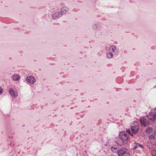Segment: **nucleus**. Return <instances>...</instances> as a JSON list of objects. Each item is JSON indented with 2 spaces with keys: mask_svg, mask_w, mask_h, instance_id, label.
I'll list each match as a JSON object with an SVG mask.
<instances>
[{
  "mask_svg": "<svg viewBox=\"0 0 156 156\" xmlns=\"http://www.w3.org/2000/svg\"><path fill=\"white\" fill-rule=\"evenodd\" d=\"M119 156H129L130 154L128 150L126 148H123L118 152Z\"/></svg>",
  "mask_w": 156,
  "mask_h": 156,
  "instance_id": "3",
  "label": "nucleus"
},
{
  "mask_svg": "<svg viewBox=\"0 0 156 156\" xmlns=\"http://www.w3.org/2000/svg\"><path fill=\"white\" fill-rule=\"evenodd\" d=\"M12 79L13 81H18L20 80V76L17 74H15L12 76Z\"/></svg>",
  "mask_w": 156,
  "mask_h": 156,
  "instance_id": "10",
  "label": "nucleus"
},
{
  "mask_svg": "<svg viewBox=\"0 0 156 156\" xmlns=\"http://www.w3.org/2000/svg\"><path fill=\"white\" fill-rule=\"evenodd\" d=\"M134 147L133 149V150L135 149L136 148H137L138 147H140L141 148H144V147L142 146V145L141 144L136 143H134Z\"/></svg>",
  "mask_w": 156,
  "mask_h": 156,
  "instance_id": "13",
  "label": "nucleus"
},
{
  "mask_svg": "<svg viewBox=\"0 0 156 156\" xmlns=\"http://www.w3.org/2000/svg\"><path fill=\"white\" fill-rule=\"evenodd\" d=\"M92 28L95 30H97L98 29L97 25L96 24H94L92 26Z\"/></svg>",
  "mask_w": 156,
  "mask_h": 156,
  "instance_id": "17",
  "label": "nucleus"
},
{
  "mask_svg": "<svg viewBox=\"0 0 156 156\" xmlns=\"http://www.w3.org/2000/svg\"><path fill=\"white\" fill-rule=\"evenodd\" d=\"M106 56L107 58L110 59L113 57V55L112 54V53L109 52L107 53Z\"/></svg>",
  "mask_w": 156,
  "mask_h": 156,
  "instance_id": "14",
  "label": "nucleus"
},
{
  "mask_svg": "<svg viewBox=\"0 0 156 156\" xmlns=\"http://www.w3.org/2000/svg\"><path fill=\"white\" fill-rule=\"evenodd\" d=\"M155 138V134H152L150 135L149 136V139L150 140V143L154 145L155 144L154 142H153V140H154Z\"/></svg>",
  "mask_w": 156,
  "mask_h": 156,
  "instance_id": "11",
  "label": "nucleus"
},
{
  "mask_svg": "<svg viewBox=\"0 0 156 156\" xmlns=\"http://www.w3.org/2000/svg\"><path fill=\"white\" fill-rule=\"evenodd\" d=\"M69 12V8L66 6H64L60 10V13L62 15L68 13Z\"/></svg>",
  "mask_w": 156,
  "mask_h": 156,
  "instance_id": "6",
  "label": "nucleus"
},
{
  "mask_svg": "<svg viewBox=\"0 0 156 156\" xmlns=\"http://www.w3.org/2000/svg\"><path fill=\"white\" fill-rule=\"evenodd\" d=\"M111 156H114L113 155H112Z\"/></svg>",
  "mask_w": 156,
  "mask_h": 156,
  "instance_id": "22",
  "label": "nucleus"
},
{
  "mask_svg": "<svg viewBox=\"0 0 156 156\" xmlns=\"http://www.w3.org/2000/svg\"><path fill=\"white\" fill-rule=\"evenodd\" d=\"M147 146L150 149H151L152 148V147L149 145V144H147Z\"/></svg>",
  "mask_w": 156,
  "mask_h": 156,
  "instance_id": "21",
  "label": "nucleus"
},
{
  "mask_svg": "<svg viewBox=\"0 0 156 156\" xmlns=\"http://www.w3.org/2000/svg\"><path fill=\"white\" fill-rule=\"evenodd\" d=\"M138 126L135 125L131 127V130L133 134H136L139 130Z\"/></svg>",
  "mask_w": 156,
  "mask_h": 156,
  "instance_id": "9",
  "label": "nucleus"
},
{
  "mask_svg": "<svg viewBox=\"0 0 156 156\" xmlns=\"http://www.w3.org/2000/svg\"><path fill=\"white\" fill-rule=\"evenodd\" d=\"M127 132H128V133H129L130 135H132V136H133V135L131 133H130V130H127Z\"/></svg>",
  "mask_w": 156,
  "mask_h": 156,
  "instance_id": "20",
  "label": "nucleus"
},
{
  "mask_svg": "<svg viewBox=\"0 0 156 156\" xmlns=\"http://www.w3.org/2000/svg\"><path fill=\"white\" fill-rule=\"evenodd\" d=\"M140 121L142 126L144 127L147 126L149 124V122H152L150 121V120L148 119V116L147 117V119H144V118H142L140 119Z\"/></svg>",
  "mask_w": 156,
  "mask_h": 156,
  "instance_id": "4",
  "label": "nucleus"
},
{
  "mask_svg": "<svg viewBox=\"0 0 156 156\" xmlns=\"http://www.w3.org/2000/svg\"><path fill=\"white\" fill-rule=\"evenodd\" d=\"M119 137L120 139L117 142V143L120 146H122L124 144V141H127L129 138L128 133L125 132H122L120 133Z\"/></svg>",
  "mask_w": 156,
  "mask_h": 156,
  "instance_id": "1",
  "label": "nucleus"
},
{
  "mask_svg": "<svg viewBox=\"0 0 156 156\" xmlns=\"http://www.w3.org/2000/svg\"><path fill=\"white\" fill-rule=\"evenodd\" d=\"M26 80L28 83L31 84H34L36 81L34 77L31 76L27 77L26 78Z\"/></svg>",
  "mask_w": 156,
  "mask_h": 156,
  "instance_id": "5",
  "label": "nucleus"
},
{
  "mask_svg": "<svg viewBox=\"0 0 156 156\" xmlns=\"http://www.w3.org/2000/svg\"><path fill=\"white\" fill-rule=\"evenodd\" d=\"M10 94L12 98H16L18 96V93L17 91L15 92L13 89L10 88L9 89Z\"/></svg>",
  "mask_w": 156,
  "mask_h": 156,
  "instance_id": "7",
  "label": "nucleus"
},
{
  "mask_svg": "<svg viewBox=\"0 0 156 156\" xmlns=\"http://www.w3.org/2000/svg\"><path fill=\"white\" fill-rule=\"evenodd\" d=\"M3 92V89L0 87V94H1Z\"/></svg>",
  "mask_w": 156,
  "mask_h": 156,
  "instance_id": "19",
  "label": "nucleus"
},
{
  "mask_svg": "<svg viewBox=\"0 0 156 156\" xmlns=\"http://www.w3.org/2000/svg\"><path fill=\"white\" fill-rule=\"evenodd\" d=\"M152 131V129L151 127H148L146 130V132L148 134L151 133Z\"/></svg>",
  "mask_w": 156,
  "mask_h": 156,
  "instance_id": "15",
  "label": "nucleus"
},
{
  "mask_svg": "<svg viewBox=\"0 0 156 156\" xmlns=\"http://www.w3.org/2000/svg\"><path fill=\"white\" fill-rule=\"evenodd\" d=\"M148 119L150 121H154L156 118V108L153 109H152L151 112H149V115H148Z\"/></svg>",
  "mask_w": 156,
  "mask_h": 156,
  "instance_id": "2",
  "label": "nucleus"
},
{
  "mask_svg": "<svg viewBox=\"0 0 156 156\" xmlns=\"http://www.w3.org/2000/svg\"><path fill=\"white\" fill-rule=\"evenodd\" d=\"M117 149V147L116 146H114L112 147L111 148L112 151L113 152H116Z\"/></svg>",
  "mask_w": 156,
  "mask_h": 156,
  "instance_id": "16",
  "label": "nucleus"
},
{
  "mask_svg": "<svg viewBox=\"0 0 156 156\" xmlns=\"http://www.w3.org/2000/svg\"><path fill=\"white\" fill-rule=\"evenodd\" d=\"M151 154L153 156H156V148L151 151Z\"/></svg>",
  "mask_w": 156,
  "mask_h": 156,
  "instance_id": "18",
  "label": "nucleus"
},
{
  "mask_svg": "<svg viewBox=\"0 0 156 156\" xmlns=\"http://www.w3.org/2000/svg\"><path fill=\"white\" fill-rule=\"evenodd\" d=\"M116 48L115 45L111 46L108 48V51L111 53L114 52L116 50Z\"/></svg>",
  "mask_w": 156,
  "mask_h": 156,
  "instance_id": "12",
  "label": "nucleus"
},
{
  "mask_svg": "<svg viewBox=\"0 0 156 156\" xmlns=\"http://www.w3.org/2000/svg\"><path fill=\"white\" fill-rule=\"evenodd\" d=\"M62 15L59 12H56L52 15V18L54 20H56L62 16Z\"/></svg>",
  "mask_w": 156,
  "mask_h": 156,
  "instance_id": "8",
  "label": "nucleus"
}]
</instances>
